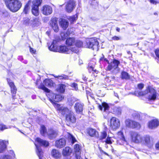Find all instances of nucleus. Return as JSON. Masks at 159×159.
Returning a JSON list of instances; mask_svg holds the SVG:
<instances>
[{
  "mask_svg": "<svg viewBox=\"0 0 159 159\" xmlns=\"http://www.w3.org/2000/svg\"><path fill=\"white\" fill-rule=\"evenodd\" d=\"M139 94L141 96L148 94V98L150 100H155L156 98V92L151 87H148L145 92H140Z\"/></svg>",
  "mask_w": 159,
  "mask_h": 159,
  "instance_id": "obj_4",
  "label": "nucleus"
},
{
  "mask_svg": "<svg viewBox=\"0 0 159 159\" xmlns=\"http://www.w3.org/2000/svg\"><path fill=\"white\" fill-rule=\"evenodd\" d=\"M116 30L118 32H120V28L118 27H117L116 28Z\"/></svg>",
  "mask_w": 159,
  "mask_h": 159,
  "instance_id": "obj_63",
  "label": "nucleus"
},
{
  "mask_svg": "<svg viewBox=\"0 0 159 159\" xmlns=\"http://www.w3.org/2000/svg\"><path fill=\"white\" fill-rule=\"evenodd\" d=\"M70 51L69 48H68L65 46H62L59 47L57 52L61 53H70Z\"/></svg>",
  "mask_w": 159,
  "mask_h": 159,
  "instance_id": "obj_26",
  "label": "nucleus"
},
{
  "mask_svg": "<svg viewBox=\"0 0 159 159\" xmlns=\"http://www.w3.org/2000/svg\"><path fill=\"white\" fill-rule=\"evenodd\" d=\"M52 156L55 158L58 159L61 157V154L59 151L56 149H53L51 152Z\"/></svg>",
  "mask_w": 159,
  "mask_h": 159,
  "instance_id": "obj_22",
  "label": "nucleus"
},
{
  "mask_svg": "<svg viewBox=\"0 0 159 159\" xmlns=\"http://www.w3.org/2000/svg\"><path fill=\"white\" fill-rule=\"evenodd\" d=\"M133 116L134 118L140 120V115L137 113H135L133 114Z\"/></svg>",
  "mask_w": 159,
  "mask_h": 159,
  "instance_id": "obj_50",
  "label": "nucleus"
},
{
  "mask_svg": "<svg viewBox=\"0 0 159 159\" xmlns=\"http://www.w3.org/2000/svg\"><path fill=\"white\" fill-rule=\"evenodd\" d=\"M50 25L54 31L57 32L58 31L59 28L57 22L55 20H52L50 23Z\"/></svg>",
  "mask_w": 159,
  "mask_h": 159,
  "instance_id": "obj_25",
  "label": "nucleus"
},
{
  "mask_svg": "<svg viewBox=\"0 0 159 159\" xmlns=\"http://www.w3.org/2000/svg\"><path fill=\"white\" fill-rule=\"evenodd\" d=\"M70 51V53L71 52H72L75 53H77L79 52V49L76 47L71 48L70 47L69 48Z\"/></svg>",
  "mask_w": 159,
  "mask_h": 159,
  "instance_id": "obj_46",
  "label": "nucleus"
},
{
  "mask_svg": "<svg viewBox=\"0 0 159 159\" xmlns=\"http://www.w3.org/2000/svg\"><path fill=\"white\" fill-rule=\"evenodd\" d=\"M43 84L44 85L47 86L51 87L53 86L54 83L52 80L47 79L44 80Z\"/></svg>",
  "mask_w": 159,
  "mask_h": 159,
  "instance_id": "obj_35",
  "label": "nucleus"
},
{
  "mask_svg": "<svg viewBox=\"0 0 159 159\" xmlns=\"http://www.w3.org/2000/svg\"><path fill=\"white\" fill-rule=\"evenodd\" d=\"M125 123L126 126L128 128H139L140 127V125L139 123L129 119L126 120Z\"/></svg>",
  "mask_w": 159,
  "mask_h": 159,
  "instance_id": "obj_8",
  "label": "nucleus"
},
{
  "mask_svg": "<svg viewBox=\"0 0 159 159\" xmlns=\"http://www.w3.org/2000/svg\"><path fill=\"white\" fill-rule=\"evenodd\" d=\"M31 25L33 27L38 26L41 24L40 20L39 18H33L31 19Z\"/></svg>",
  "mask_w": 159,
  "mask_h": 159,
  "instance_id": "obj_21",
  "label": "nucleus"
},
{
  "mask_svg": "<svg viewBox=\"0 0 159 159\" xmlns=\"http://www.w3.org/2000/svg\"><path fill=\"white\" fill-rule=\"evenodd\" d=\"M40 132L42 136H47L48 132H47V129L44 125H41Z\"/></svg>",
  "mask_w": 159,
  "mask_h": 159,
  "instance_id": "obj_32",
  "label": "nucleus"
},
{
  "mask_svg": "<svg viewBox=\"0 0 159 159\" xmlns=\"http://www.w3.org/2000/svg\"><path fill=\"white\" fill-rule=\"evenodd\" d=\"M52 8L48 5H44L41 9L42 13L45 15L48 16L51 14L52 12Z\"/></svg>",
  "mask_w": 159,
  "mask_h": 159,
  "instance_id": "obj_12",
  "label": "nucleus"
},
{
  "mask_svg": "<svg viewBox=\"0 0 159 159\" xmlns=\"http://www.w3.org/2000/svg\"><path fill=\"white\" fill-rule=\"evenodd\" d=\"M11 157L9 155H5L3 157L2 159H11Z\"/></svg>",
  "mask_w": 159,
  "mask_h": 159,
  "instance_id": "obj_54",
  "label": "nucleus"
},
{
  "mask_svg": "<svg viewBox=\"0 0 159 159\" xmlns=\"http://www.w3.org/2000/svg\"><path fill=\"white\" fill-rule=\"evenodd\" d=\"M8 8L11 11L15 12L21 7L22 4L17 0H4Z\"/></svg>",
  "mask_w": 159,
  "mask_h": 159,
  "instance_id": "obj_3",
  "label": "nucleus"
},
{
  "mask_svg": "<svg viewBox=\"0 0 159 159\" xmlns=\"http://www.w3.org/2000/svg\"><path fill=\"white\" fill-rule=\"evenodd\" d=\"M102 107L104 108V111L108 110L109 109V107L108 105L106 103L104 102L102 104V106L101 105L99 106V108L101 110H102Z\"/></svg>",
  "mask_w": 159,
  "mask_h": 159,
  "instance_id": "obj_38",
  "label": "nucleus"
},
{
  "mask_svg": "<svg viewBox=\"0 0 159 159\" xmlns=\"http://www.w3.org/2000/svg\"><path fill=\"white\" fill-rule=\"evenodd\" d=\"M58 134V131L52 129L48 130L47 136L48 138L51 139L55 138L57 137Z\"/></svg>",
  "mask_w": 159,
  "mask_h": 159,
  "instance_id": "obj_18",
  "label": "nucleus"
},
{
  "mask_svg": "<svg viewBox=\"0 0 159 159\" xmlns=\"http://www.w3.org/2000/svg\"><path fill=\"white\" fill-rule=\"evenodd\" d=\"M39 88L41 89L44 90L45 92L49 93V100L50 102L54 106L57 107V104L55 102H58L60 101L63 98V97L61 94H56L53 93H50V90L46 87L44 85L41 84L38 87Z\"/></svg>",
  "mask_w": 159,
  "mask_h": 159,
  "instance_id": "obj_2",
  "label": "nucleus"
},
{
  "mask_svg": "<svg viewBox=\"0 0 159 159\" xmlns=\"http://www.w3.org/2000/svg\"><path fill=\"white\" fill-rule=\"evenodd\" d=\"M72 150L69 147H67L63 149L62 151V154L64 156H69L72 153Z\"/></svg>",
  "mask_w": 159,
  "mask_h": 159,
  "instance_id": "obj_23",
  "label": "nucleus"
},
{
  "mask_svg": "<svg viewBox=\"0 0 159 159\" xmlns=\"http://www.w3.org/2000/svg\"><path fill=\"white\" fill-rule=\"evenodd\" d=\"M71 86L75 90H77L78 89V85L76 83H73L71 84Z\"/></svg>",
  "mask_w": 159,
  "mask_h": 159,
  "instance_id": "obj_49",
  "label": "nucleus"
},
{
  "mask_svg": "<svg viewBox=\"0 0 159 159\" xmlns=\"http://www.w3.org/2000/svg\"><path fill=\"white\" fill-rule=\"evenodd\" d=\"M107 132L104 131H102V132H101V136H100V139H105L106 137H107Z\"/></svg>",
  "mask_w": 159,
  "mask_h": 159,
  "instance_id": "obj_47",
  "label": "nucleus"
},
{
  "mask_svg": "<svg viewBox=\"0 0 159 159\" xmlns=\"http://www.w3.org/2000/svg\"><path fill=\"white\" fill-rule=\"evenodd\" d=\"M54 77L56 78H57L59 79L60 80H61V79H65L66 80L68 79V76L66 75H53Z\"/></svg>",
  "mask_w": 159,
  "mask_h": 159,
  "instance_id": "obj_42",
  "label": "nucleus"
},
{
  "mask_svg": "<svg viewBox=\"0 0 159 159\" xmlns=\"http://www.w3.org/2000/svg\"><path fill=\"white\" fill-rule=\"evenodd\" d=\"M48 48L50 50L53 52H57L58 50L57 47L54 45V42L52 43L51 45L48 47Z\"/></svg>",
  "mask_w": 159,
  "mask_h": 159,
  "instance_id": "obj_39",
  "label": "nucleus"
},
{
  "mask_svg": "<svg viewBox=\"0 0 159 159\" xmlns=\"http://www.w3.org/2000/svg\"><path fill=\"white\" fill-rule=\"evenodd\" d=\"M155 53L157 57H158L159 59V49H157L155 51Z\"/></svg>",
  "mask_w": 159,
  "mask_h": 159,
  "instance_id": "obj_57",
  "label": "nucleus"
},
{
  "mask_svg": "<svg viewBox=\"0 0 159 159\" xmlns=\"http://www.w3.org/2000/svg\"><path fill=\"white\" fill-rule=\"evenodd\" d=\"M57 105V108L58 112L61 113L62 115H64L66 114V115L69 113V111L67 108L64 107H61L58 104H56Z\"/></svg>",
  "mask_w": 159,
  "mask_h": 159,
  "instance_id": "obj_16",
  "label": "nucleus"
},
{
  "mask_svg": "<svg viewBox=\"0 0 159 159\" xmlns=\"http://www.w3.org/2000/svg\"><path fill=\"white\" fill-rule=\"evenodd\" d=\"M121 78L122 79L129 80L130 78V77L127 72L123 71L121 73Z\"/></svg>",
  "mask_w": 159,
  "mask_h": 159,
  "instance_id": "obj_37",
  "label": "nucleus"
},
{
  "mask_svg": "<svg viewBox=\"0 0 159 159\" xmlns=\"http://www.w3.org/2000/svg\"><path fill=\"white\" fill-rule=\"evenodd\" d=\"M41 3L40 0H34L33 1L32 12L35 16H38L39 15V6Z\"/></svg>",
  "mask_w": 159,
  "mask_h": 159,
  "instance_id": "obj_7",
  "label": "nucleus"
},
{
  "mask_svg": "<svg viewBox=\"0 0 159 159\" xmlns=\"http://www.w3.org/2000/svg\"><path fill=\"white\" fill-rule=\"evenodd\" d=\"M66 120L68 122H70L72 123L75 122L76 118L74 113L72 112L71 111H69V113L66 116Z\"/></svg>",
  "mask_w": 159,
  "mask_h": 159,
  "instance_id": "obj_17",
  "label": "nucleus"
},
{
  "mask_svg": "<svg viewBox=\"0 0 159 159\" xmlns=\"http://www.w3.org/2000/svg\"><path fill=\"white\" fill-rule=\"evenodd\" d=\"M77 18V16L75 15L69 17V19L71 22H73L76 20Z\"/></svg>",
  "mask_w": 159,
  "mask_h": 159,
  "instance_id": "obj_48",
  "label": "nucleus"
},
{
  "mask_svg": "<svg viewBox=\"0 0 159 159\" xmlns=\"http://www.w3.org/2000/svg\"><path fill=\"white\" fill-rule=\"evenodd\" d=\"M11 128V126H7L4 125L0 124V130L2 131H3L6 129Z\"/></svg>",
  "mask_w": 159,
  "mask_h": 159,
  "instance_id": "obj_44",
  "label": "nucleus"
},
{
  "mask_svg": "<svg viewBox=\"0 0 159 159\" xmlns=\"http://www.w3.org/2000/svg\"><path fill=\"white\" fill-rule=\"evenodd\" d=\"M10 152L11 153H13V152L12 151H11Z\"/></svg>",
  "mask_w": 159,
  "mask_h": 159,
  "instance_id": "obj_64",
  "label": "nucleus"
},
{
  "mask_svg": "<svg viewBox=\"0 0 159 159\" xmlns=\"http://www.w3.org/2000/svg\"><path fill=\"white\" fill-rule=\"evenodd\" d=\"M106 143L108 144H111L112 142L110 138L108 137L106 140Z\"/></svg>",
  "mask_w": 159,
  "mask_h": 159,
  "instance_id": "obj_55",
  "label": "nucleus"
},
{
  "mask_svg": "<svg viewBox=\"0 0 159 159\" xmlns=\"http://www.w3.org/2000/svg\"><path fill=\"white\" fill-rule=\"evenodd\" d=\"M148 127L151 129H154L159 125V120L154 119L149 121L148 123Z\"/></svg>",
  "mask_w": 159,
  "mask_h": 159,
  "instance_id": "obj_10",
  "label": "nucleus"
},
{
  "mask_svg": "<svg viewBox=\"0 0 159 159\" xmlns=\"http://www.w3.org/2000/svg\"><path fill=\"white\" fill-rule=\"evenodd\" d=\"M75 2L73 0H70L67 2L66 6V11L68 12H71L75 7Z\"/></svg>",
  "mask_w": 159,
  "mask_h": 159,
  "instance_id": "obj_11",
  "label": "nucleus"
},
{
  "mask_svg": "<svg viewBox=\"0 0 159 159\" xmlns=\"http://www.w3.org/2000/svg\"><path fill=\"white\" fill-rule=\"evenodd\" d=\"M75 44L76 46L78 48L81 47L83 46V43L79 40L76 41Z\"/></svg>",
  "mask_w": 159,
  "mask_h": 159,
  "instance_id": "obj_45",
  "label": "nucleus"
},
{
  "mask_svg": "<svg viewBox=\"0 0 159 159\" xmlns=\"http://www.w3.org/2000/svg\"><path fill=\"white\" fill-rule=\"evenodd\" d=\"M156 149L157 150H159V142H158L156 144Z\"/></svg>",
  "mask_w": 159,
  "mask_h": 159,
  "instance_id": "obj_59",
  "label": "nucleus"
},
{
  "mask_svg": "<svg viewBox=\"0 0 159 159\" xmlns=\"http://www.w3.org/2000/svg\"><path fill=\"white\" fill-rule=\"evenodd\" d=\"M113 112L117 115H120L121 113V108L120 107H115L113 108Z\"/></svg>",
  "mask_w": 159,
  "mask_h": 159,
  "instance_id": "obj_36",
  "label": "nucleus"
},
{
  "mask_svg": "<svg viewBox=\"0 0 159 159\" xmlns=\"http://www.w3.org/2000/svg\"><path fill=\"white\" fill-rule=\"evenodd\" d=\"M118 135L120 136V140H117V143L120 145H126L128 144L127 141L125 139L123 133L122 132L120 131L118 133Z\"/></svg>",
  "mask_w": 159,
  "mask_h": 159,
  "instance_id": "obj_14",
  "label": "nucleus"
},
{
  "mask_svg": "<svg viewBox=\"0 0 159 159\" xmlns=\"http://www.w3.org/2000/svg\"><path fill=\"white\" fill-rule=\"evenodd\" d=\"M60 24L62 28L64 29H66L69 25V22L65 19H61L60 22Z\"/></svg>",
  "mask_w": 159,
  "mask_h": 159,
  "instance_id": "obj_30",
  "label": "nucleus"
},
{
  "mask_svg": "<svg viewBox=\"0 0 159 159\" xmlns=\"http://www.w3.org/2000/svg\"><path fill=\"white\" fill-rule=\"evenodd\" d=\"M68 101L69 102L70 105H72L73 104V103L75 102V99L73 98H71L70 99H69L68 100Z\"/></svg>",
  "mask_w": 159,
  "mask_h": 159,
  "instance_id": "obj_51",
  "label": "nucleus"
},
{
  "mask_svg": "<svg viewBox=\"0 0 159 159\" xmlns=\"http://www.w3.org/2000/svg\"><path fill=\"white\" fill-rule=\"evenodd\" d=\"M87 133L90 136L93 137H98V132L95 129H89L88 130Z\"/></svg>",
  "mask_w": 159,
  "mask_h": 159,
  "instance_id": "obj_24",
  "label": "nucleus"
},
{
  "mask_svg": "<svg viewBox=\"0 0 159 159\" xmlns=\"http://www.w3.org/2000/svg\"><path fill=\"white\" fill-rule=\"evenodd\" d=\"M7 82L9 84L11 89V92L12 94V98L13 99L15 98V95L16 93V89L14 83L12 82V81L8 78L7 79Z\"/></svg>",
  "mask_w": 159,
  "mask_h": 159,
  "instance_id": "obj_15",
  "label": "nucleus"
},
{
  "mask_svg": "<svg viewBox=\"0 0 159 159\" xmlns=\"http://www.w3.org/2000/svg\"><path fill=\"white\" fill-rule=\"evenodd\" d=\"M75 42V39L74 38H70L67 39L66 41V45L69 46H73Z\"/></svg>",
  "mask_w": 159,
  "mask_h": 159,
  "instance_id": "obj_34",
  "label": "nucleus"
},
{
  "mask_svg": "<svg viewBox=\"0 0 159 159\" xmlns=\"http://www.w3.org/2000/svg\"><path fill=\"white\" fill-rule=\"evenodd\" d=\"M73 30V29L70 28L68 29L66 33H65L64 32L61 33V36L62 39V40H64L66 39L68 35H69L70 34H71V33L70 32L72 30Z\"/></svg>",
  "mask_w": 159,
  "mask_h": 159,
  "instance_id": "obj_29",
  "label": "nucleus"
},
{
  "mask_svg": "<svg viewBox=\"0 0 159 159\" xmlns=\"http://www.w3.org/2000/svg\"><path fill=\"white\" fill-rule=\"evenodd\" d=\"M36 141L41 146L47 147L49 145V143L48 141L42 140L40 138H37L36 139Z\"/></svg>",
  "mask_w": 159,
  "mask_h": 159,
  "instance_id": "obj_27",
  "label": "nucleus"
},
{
  "mask_svg": "<svg viewBox=\"0 0 159 159\" xmlns=\"http://www.w3.org/2000/svg\"><path fill=\"white\" fill-rule=\"evenodd\" d=\"M102 56H103V57H101L100 58V61H106L108 63H109V62L107 60L106 58H104V56L103 55H102Z\"/></svg>",
  "mask_w": 159,
  "mask_h": 159,
  "instance_id": "obj_58",
  "label": "nucleus"
},
{
  "mask_svg": "<svg viewBox=\"0 0 159 159\" xmlns=\"http://www.w3.org/2000/svg\"><path fill=\"white\" fill-rule=\"evenodd\" d=\"M30 52L32 53H34L36 52V51L33 48H30Z\"/></svg>",
  "mask_w": 159,
  "mask_h": 159,
  "instance_id": "obj_60",
  "label": "nucleus"
},
{
  "mask_svg": "<svg viewBox=\"0 0 159 159\" xmlns=\"http://www.w3.org/2000/svg\"><path fill=\"white\" fill-rule=\"evenodd\" d=\"M87 46L93 50L97 51L98 49L99 43L97 39L95 38H90L86 40Z\"/></svg>",
  "mask_w": 159,
  "mask_h": 159,
  "instance_id": "obj_6",
  "label": "nucleus"
},
{
  "mask_svg": "<svg viewBox=\"0 0 159 159\" xmlns=\"http://www.w3.org/2000/svg\"><path fill=\"white\" fill-rule=\"evenodd\" d=\"M83 105V104L80 102H78L75 103V108L77 113H80L82 111Z\"/></svg>",
  "mask_w": 159,
  "mask_h": 159,
  "instance_id": "obj_20",
  "label": "nucleus"
},
{
  "mask_svg": "<svg viewBox=\"0 0 159 159\" xmlns=\"http://www.w3.org/2000/svg\"><path fill=\"white\" fill-rule=\"evenodd\" d=\"M8 144V141H5L2 140H0V153L2 152L6 148L7 144Z\"/></svg>",
  "mask_w": 159,
  "mask_h": 159,
  "instance_id": "obj_28",
  "label": "nucleus"
},
{
  "mask_svg": "<svg viewBox=\"0 0 159 159\" xmlns=\"http://www.w3.org/2000/svg\"><path fill=\"white\" fill-rule=\"evenodd\" d=\"M66 86L65 85L61 84L58 85L56 90L57 91L60 93H63L65 90Z\"/></svg>",
  "mask_w": 159,
  "mask_h": 159,
  "instance_id": "obj_33",
  "label": "nucleus"
},
{
  "mask_svg": "<svg viewBox=\"0 0 159 159\" xmlns=\"http://www.w3.org/2000/svg\"><path fill=\"white\" fill-rule=\"evenodd\" d=\"M30 2H29L25 6L23 11L25 12V14H27L29 10L30 7Z\"/></svg>",
  "mask_w": 159,
  "mask_h": 159,
  "instance_id": "obj_43",
  "label": "nucleus"
},
{
  "mask_svg": "<svg viewBox=\"0 0 159 159\" xmlns=\"http://www.w3.org/2000/svg\"><path fill=\"white\" fill-rule=\"evenodd\" d=\"M114 95L115 96L117 97V98H118V94L116 93H114Z\"/></svg>",
  "mask_w": 159,
  "mask_h": 159,
  "instance_id": "obj_62",
  "label": "nucleus"
},
{
  "mask_svg": "<svg viewBox=\"0 0 159 159\" xmlns=\"http://www.w3.org/2000/svg\"><path fill=\"white\" fill-rule=\"evenodd\" d=\"M112 40H118L120 39V38L116 36H114L112 38Z\"/></svg>",
  "mask_w": 159,
  "mask_h": 159,
  "instance_id": "obj_56",
  "label": "nucleus"
},
{
  "mask_svg": "<svg viewBox=\"0 0 159 159\" xmlns=\"http://www.w3.org/2000/svg\"><path fill=\"white\" fill-rule=\"evenodd\" d=\"M23 23L26 25H31V20L30 19L28 18H25L24 19Z\"/></svg>",
  "mask_w": 159,
  "mask_h": 159,
  "instance_id": "obj_41",
  "label": "nucleus"
},
{
  "mask_svg": "<svg viewBox=\"0 0 159 159\" xmlns=\"http://www.w3.org/2000/svg\"><path fill=\"white\" fill-rule=\"evenodd\" d=\"M94 68L93 66H90V65H89V70L90 71H93L94 72H96L97 71L96 70H94Z\"/></svg>",
  "mask_w": 159,
  "mask_h": 159,
  "instance_id": "obj_52",
  "label": "nucleus"
},
{
  "mask_svg": "<svg viewBox=\"0 0 159 159\" xmlns=\"http://www.w3.org/2000/svg\"><path fill=\"white\" fill-rule=\"evenodd\" d=\"M74 149L76 159H82L80 156L81 150V146L78 144H76L74 146Z\"/></svg>",
  "mask_w": 159,
  "mask_h": 159,
  "instance_id": "obj_13",
  "label": "nucleus"
},
{
  "mask_svg": "<svg viewBox=\"0 0 159 159\" xmlns=\"http://www.w3.org/2000/svg\"><path fill=\"white\" fill-rule=\"evenodd\" d=\"M55 145L57 147L61 148L65 145L66 140L64 139H61L56 141Z\"/></svg>",
  "mask_w": 159,
  "mask_h": 159,
  "instance_id": "obj_19",
  "label": "nucleus"
},
{
  "mask_svg": "<svg viewBox=\"0 0 159 159\" xmlns=\"http://www.w3.org/2000/svg\"><path fill=\"white\" fill-rule=\"evenodd\" d=\"M120 126V121L116 117H112L111 120V128L116 130Z\"/></svg>",
  "mask_w": 159,
  "mask_h": 159,
  "instance_id": "obj_9",
  "label": "nucleus"
},
{
  "mask_svg": "<svg viewBox=\"0 0 159 159\" xmlns=\"http://www.w3.org/2000/svg\"><path fill=\"white\" fill-rule=\"evenodd\" d=\"M35 144L37 148V153L39 157V159H45L43 157V152L42 149L40 147L37 146L36 144L35 143Z\"/></svg>",
  "mask_w": 159,
  "mask_h": 159,
  "instance_id": "obj_31",
  "label": "nucleus"
},
{
  "mask_svg": "<svg viewBox=\"0 0 159 159\" xmlns=\"http://www.w3.org/2000/svg\"><path fill=\"white\" fill-rule=\"evenodd\" d=\"M120 62L118 60L114 59L113 61L108 66L107 69L109 71H111L113 72L116 73L118 72L119 69L118 67Z\"/></svg>",
  "mask_w": 159,
  "mask_h": 159,
  "instance_id": "obj_5",
  "label": "nucleus"
},
{
  "mask_svg": "<svg viewBox=\"0 0 159 159\" xmlns=\"http://www.w3.org/2000/svg\"><path fill=\"white\" fill-rule=\"evenodd\" d=\"M132 141L136 143H141L151 148L153 145V142L152 138L149 135L143 136L137 132H134L131 134Z\"/></svg>",
  "mask_w": 159,
  "mask_h": 159,
  "instance_id": "obj_1",
  "label": "nucleus"
},
{
  "mask_svg": "<svg viewBox=\"0 0 159 159\" xmlns=\"http://www.w3.org/2000/svg\"><path fill=\"white\" fill-rule=\"evenodd\" d=\"M150 2L151 3L155 4H156V3H158V2H157L154 0H150Z\"/></svg>",
  "mask_w": 159,
  "mask_h": 159,
  "instance_id": "obj_61",
  "label": "nucleus"
},
{
  "mask_svg": "<svg viewBox=\"0 0 159 159\" xmlns=\"http://www.w3.org/2000/svg\"><path fill=\"white\" fill-rule=\"evenodd\" d=\"M68 138L72 144H73L76 141V140L75 138L72 135L70 134H68Z\"/></svg>",
  "mask_w": 159,
  "mask_h": 159,
  "instance_id": "obj_40",
  "label": "nucleus"
},
{
  "mask_svg": "<svg viewBox=\"0 0 159 159\" xmlns=\"http://www.w3.org/2000/svg\"><path fill=\"white\" fill-rule=\"evenodd\" d=\"M138 87L140 89H142L144 87V84H138Z\"/></svg>",
  "mask_w": 159,
  "mask_h": 159,
  "instance_id": "obj_53",
  "label": "nucleus"
}]
</instances>
